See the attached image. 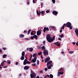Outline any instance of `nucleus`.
Listing matches in <instances>:
<instances>
[{
  "label": "nucleus",
  "mask_w": 78,
  "mask_h": 78,
  "mask_svg": "<svg viewBox=\"0 0 78 78\" xmlns=\"http://www.w3.org/2000/svg\"><path fill=\"white\" fill-rule=\"evenodd\" d=\"M32 66H34V67H35V66H36V65L35 63H34L33 64H32Z\"/></svg>",
  "instance_id": "58836bf2"
},
{
  "label": "nucleus",
  "mask_w": 78,
  "mask_h": 78,
  "mask_svg": "<svg viewBox=\"0 0 78 78\" xmlns=\"http://www.w3.org/2000/svg\"><path fill=\"white\" fill-rule=\"evenodd\" d=\"M7 57V55L6 54H4L3 55L2 57L3 58H5Z\"/></svg>",
  "instance_id": "dca6fc26"
},
{
  "label": "nucleus",
  "mask_w": 78,
  "mask_h": 78,
  "mask_svg": "<svg viewBox=\"0 0 78 78\" xmlns=\"http://www.w3.org/2000/svg\"><path fill=\"white\" fill-rule=\"evenodd\" d=\"M76 44L77 45V46H78V44L77 43H76Z\"/></svg>",
  "instance_id": "0e129e2a"
},
{
  "label": "nucleus",
  "mask_w": 78,
  "mask_h": 78,
  "mask_svg": "<svg viewBox=\"0 0 78 78\" xmlns=\"http://www.w3.org/2000/svg\"><path fill=\"white\" fill-rule=\"evenodd\" d=\"M42 54V52H40L38 54V55L40 56Z\"/></svg>",
  "instance_id": "72a5a7b5"
},
{
  "label": "nucleus",
  "mask_w": 78,
  "mask_h": 78,
  "mask_svg": "<svg viewBox=\"0 0 78 78\" xmlns=\"http://www.w3.org/2000/svg\"><path fill=\"white\" fill-rule=\"evenodd\" d=\"M33 57H36V56H37V54L34 53L33 54Z\"/></svg>",
  "instance_id": "aec40b11"
},
{
  "label": "nucleus",
  "mask_w": 78,
  "mask_h": 78,
  "mask_svg": "<svg viewBox=\"0 0 78 78\" xmlns=\"http://www.w3.org/2000/svg\"><path fill=\"white\" fill-rule=\"evenodd\" d=\"M33 2L34 3H35L36 2V1H35V0H33Z\"/></svg>",
  "instance_id": "49530a36"
},
{
  "label": "nucleus",
  "mask_w": 78,
  "mask_h": 78,
  "mask_svg": "<svg viewBox=\"0 0 78 78\" xmlns=\"http://www.w3.org/2000/svg\"><path fill=\"white\" fill-rule=\"evenodd\" d=\"M37 65H39V61L38 60H37Z\"/></svg>",
  "instance_id": "7c9ffc66"
},
{
  "label": "nucleus",
  "mask_w": 78,
  "mask_h": 78,
  "mask_svg": "<svg viewBox=\"0 0 78 78\" xmlns=\"http://www.w3.org/2000/svg\"><path fill=\"white\" fill-rule=\"evenodd\" d=\"M42 5H43V4L42 3H41V8H42Z\"/></svg>",
  "instance_id": "4d7b16f0"
},
{
  "label": "nucleus",
  "mask_w": 78,
  "mask_h": 78,
  "mask_svg": "<svg viewBox=\"0 0 78 78\" xmlns=\"http://www.w3.org/2000/svg\"><path fill=\"white\" fill-rule=\"evenodd\" d=\"M6 48H3V49L4 50H6Z\"/></svg>",
  "instance_id": "5fc2aeb1"
},
{
  "label": "nucleus",
  "mask_w": 78,
  "mask_h": 78,
  "mask_svg": "<svg viewBox=\"0 0 78 78\" xmlns=\"http://www.w3.org/2000/svg\"><path fill=\"white\" fill-rule=\"evenodd\" d=\"M46 13H48V12H50V11L48 10H47L46 11Z\"/></svg>",
  "instance_id": "ea45409f"
},
{
  "label": "nucleus",
  "mask_w": 78,
  "mask_h": 78,
  "mask_svg": "<svg viewBox=\"0 0 78 78\" xmlns=\"http://www.w3.org/2000/svg\"><path fill=\"white\" fill-rule=\"evenodd\" d=\"M20 37H24V35L23 34H20Z\"/></svg>",
  "instance_id": "6ab92c4d"
},
{
  "label": "nucleus",
  "mask_w": 78,
  "mask_h": 78,
  "mask_svg": "<svg viewBox=\"0 0 78 78\" xmlns=\"http://www.w3.org/2000/svg\"><path fill=\"white\" fill-rule=\"evenodd\" d=\"M19 64V63H18V62H16V65H18Z\"/></svg>",
  "instance_id": "6e6d98bb"
},
{
  "label": "nucleus",
  "mask_w": 78,
  "mask_h": 78,
  "mask_svg": "<svg viewBox=\"0 0 78 78\" xmlns=\"http://www.w3.org/2000/svg\"><path fill=\"white\" fill-rule=\"evenodd\" d=\"M5 65V62H2L1 63V65L2 66H3Z\"/></svg>",
  "instance_id": "a878e982"
},
{
  "label": "nucleus",
  "mask_w": 78,
  "mask_h": 78,
  "mask_svg": "<svg viewBox=\"0 0 78 78\" xmlns=\"http://www.w3.org/2000/svg\"><path fill=\"white\" fill-rule=\"evenodd\" d=\"M62 29H61V30H60V33H62Z\"/></svg>",
  "instance_id": "8fccbe9b"
},
{
  "label": "nucleus",
  "mask_w": 78,
  "mask_h": 78,
  "mask_svg": "<svg viewBox=\"0 0 78 78\" xmlns=\"http://www.w3.org/2000/svg\"><path fill=\"white\" fill-rule=\"evenodd\" d=\"M46 39L47 41L48 42H53V41L55 40V37L54 36L52 37V38H51L50 35L48 34L46 36Z\"/></svg>",
  "instance_id": "f257e3e1"
},
{
  "label": "nucleus",
  "mask_w": 78,
  "mask_h": 78,
  "mask_svg": "<svg viewBox=\"0 0 78 78\" xmlns=\"http://www.w3.org/2000/svg\"><path fill=\"white\" fill-rule=\"evenodd\" d=\"M41 13L42 15V16H43L44 14V11H41Z\"/></svg>",
  "instance_id": "4be33fe9"
},
{
  "label": "nucleus",
  "mask_w": 78,
  "mask_h": 78,
  "mask_svg": "<svg viewBox=\"0 0 78 78\" xmlns=\"http://www.w3.org/2000/svg\"><path fill=\"white\" fill-rule=\"evenodd\" d=\"M75 43H76V42H73L72 44H73V45H75Z\"/></svg>",
  "instance_id": "09e8293b"
},
{
  "label": "nucleus",
  "mask_w": 78,
  "mask_h": 78,
  "mask_svg": "<svg viewBox=\"0 0 78 78\" xmlns=\"http://www.w3.org/2000/svg\"><path fill=\"white\" fill-rule=\"evenodd\" d=\"M45 71H47L48 70V69L47 68H45L44 69Z\"/></svg>",
  "instance_id": "79ce46f5"
},
{
  "label": "nucleus",
  "mask_w": 78,
  "mask_h": 78,
  "mask_svg": "<svg viewBox=\"0 0 78 78\" xmlns=\"http://www.w3.org/2000/svg\"><path fill=\"white\" fill-rule=\"evenodd\" d=\"M29 69H30V67L28 66H25L24 67V70H28Z\"/></svg>",
  "instance_id": "6e6552de"
},
{
  "label": "nucleus",
  "mask_w": 78,
  "mask_h": 78,
  "mask_svg": "<svg viewBox=\"0 0 78 78\" xmlns=\"http://www.w3.org/2000/svg\"><path fill=\"white\" fill-rule=\"evenodd\" d=\"M51 29H54L55 28V27H51Z\"/></svg>",
  "instance_id": "3c124183"
},
{
  "label": "nucleus",
  "mask_w": 78,
  "mask_h": 78,
  "mask_svg": "<svg viewBox=\"0 0 78 78\" xmlns=\"http://www.w3.org/2000/svg\"><path fill=\"white\" fill-rule=\"evenodd\" d=\"M58 40H59V41H61V38H58Z\"/></svg>",
  "instance_id": "bf43d9fd"
},
{
  "label": "nucleus",
  "mask_w": 78,
  "mask_h": 78,
  "mask_svg": "<svg viewBox=\"0 0 78 78\" xmlns=\"http://www.w3.org/2000/svg\"><path fill=\"white\" fill-rule=\"evenodd\" d=\"M7 62L8 64H11V61H10V60H9V61H7Z\"/></svg>",
  "instance_id": "f704fd0d"
},
{
  "label": "nucleus",
  "mask_w": 78,
  "mask_h": 78,
  "mask_svg": "<svg viewBox=\"0 0 78 78\" xmlns=\"http://www.w3.org/2000/svg\"><path fill=\"white\" fill-rule=\"evenodd\" d=\"M43 53L44 56H46V55H48V51H47V49H45L44 50Z\"/></svg>",
  "instance_id": "f03ea898"
},
{
  "label": "nucleus",
  "mask_w": 78,
  "mask_h": 78,
  "mask_svg": "<svg viewBox=\"0 0 78 78\" xmlns=\"http://www.w3.org/2000/svg\"><path fill=\"white\" fill-rule=\"evenodd\" d=\"M33 37L34 38L36 39H37V36L36 35H35L33 36Z\"/></svg>",
  "instance_id": "4468645a"
},
{
  "label": "nucleus",
  "mask_w": 78,
  "mask_h": 78,
  "mask_svg": "<svg viewBox=\"0 0 78 78\" xmlns=\"http://www.w3.org/2000/svg\"><path fill=\"white\" fill-rule=\"evenodd\" d=\"M24 33H27V31L26 30H24Z\"/></svg>",
  "instance_id": "de8ad7c7"
},
{
  "label": "nucleus",
  "mask_w": 78,
  "mask_h": 78,
  "mask_svg": "<svg viewBox=\"0 0 78 78\" xmlns=\"http://www.w3.org/2000/svg\"><path fill=\"white\" fill-rule=\"evenodd\" d=\"M30 38H31V39H32V40H33V39H34V37H33H33L31 36Z\"/></svg>",
  "instance_id": "a19ab883"
},
{
  "label": "nucleus",
  "mask_w": 78,
  "mask_h": 78,
  "mask_svg": "<svg viewBox=\"0 0 78 78\" xmlns=\"http://www.w3.org/2000/svg\"><path fill=\"white\" fill-rule=\"evenodd\" d=\"M59 37L61 38H62V37H64V35H63V34H61V35L59 36Z\"/></svg>",
  "instance_id": "c756f323"
},
{
  "label": "nucleus",
  "mask_w": 78,
  "mask_h": 78,
  "mask_svg": "<svg viewBox=\"0 0 78 78\" xmlns=\"http://www.w3.org/2000/svg\"><path fill=\"white\" fill-rule=\"evenodd\" d=\"M34 60H35L36 61V59H37V57H34Z\"/></svg>",
  "instance_id": "4c0bfd02"
},
{
  "label": "nucleus",
  "mask_w": 78,
  "mask_h": 78,
  "mask_svg": "<svg viewBox=\"0 0 78 78\" xmlns=\"http://www.w3.org/2000/svg\"><path fill=\"white\" fill-rule=\"evenodd\" d=\"M33 48H29V51H33Z\"/></svg>",
  "instance_id": "2eb2a0df"
},
{
  "label": "nucleus",
  "mask_w": 78,
  "mask_h": 78,
  "mask_svg": "<svg viewBox=\"0 0 78 78\" xmlns=\"http://www.w3.org/2000/svg\"><path fill=\"white\" fill-rule=\"evenodd\" d=\"M61 53H62V55H64V51L61 52Z\"/></svg>",
  "instance_id": "603ef678"
},
{
  "label": "nucleus",
  "mask_w": 78,
  "mask_h": 78,
  "mask_svg": "<svg viewBox=\"0 0 78 78\" xmlns=\"http://www.w3.org/2000/svg\"><path fill=\"white\" fill-rule=\"evenodd\" d=\"M41 32L39 30H38L37 32V36H39L40 35H41Z\"/></svg>",
  "instance_id": "9d476101"
},
{
  "label": "nucleus",
  "mask_w": 78,
  "mask_h": 78,
  "mask_svg": "<svg viewBox=\"0 0 78 78\" xmlns=\"http://www.w3.org/2000/svg\"><path fill=\"white\" fill-rule=\"evenodd\" d=\"M22 56H25V52L24 51H23L22 52Z\"/></svg>",
  "instance_id": "412c9836"
},
{
  "label": "nucleus",
  "mask_w": 78,
  "mask_h": 78,
  "mask_svg": "<svg viewBox=\"0 0 78 78\" xmlns=\"http://www.w3.org/2000/svg\"><path fill=\"white\" fill-rule=\"evenodd\" d=\"M46 30H47V31H49V29H48V27H44L43 29V32H44V33H45V31H46Z\"/></svg>",
  "instance_id": "423d86ee"
},
{
  "label": "nucleus",
  "mask_w": 78,
  "mask_h": 78,
  "mask_svg": "<svg viewBox=\"0 0 78 78\" xmlns=\"http://www.w3.org/2000/svg\"><path fill=\"white\" fill-rule=\"evenodd\" d=\"M0 52L1 53H2V50H1V49H0Z\"/></svg>",
  "instance_id": "e2e57ef3"
},
{
  "label": "nucleus",
  "mask_w": 78,
  "mask_h": 78,
  "mask_svg": "<svg viewBox=\"0 0 78 78\" xmlns=\"http://www.w3.org/2000/svg\"><path fill=\"white\" fill-rule=\"evenodd\" d=\"M25 58V57L24 56H21V58H20V59L21 60H23Z\"/></svg>",
  "instance_id": "a211bd4d"
},
{
  "label": "nucleus",
  "mask_w": 78,
  "mask_h": 78,
  "mask_svg": "<svg viewBox=\"0 0 78 78\" xmlns=\"http://www.w3.org/2000/svg\"><path fill=\"white\" fill-rule=\"evenodd\" d=\"M47 67H48V69H51V66H50V65H49V66H47Z\"/></svg>",
  "instance_id": "5701e85b"
},
{
  "label": "nucleus",
  "mask_w": 78,
  "mask_h": 78,
  "mask_svg": "<svg viewBox=\"0 0 78 78\" xmlns=\"http://www.w3.org/2000/svg\"><path fill=\"white\" fill-rule=\"evenodd\" d=\"M37 13L38 16H40V14H41V11H37Z\"/></svg>",
  "instance_id": "ddd939ff"
},
{
  "label": "nucleus",
  "mask_w": 78,
  "mask_h": 78,
  "mask_svg": "<svg viewBox=\"0 0 78 78\" xmlns=\"http://www.w3.org/2000/svg\"><path fill=\"white\" fill-rule=\"evenodd\" d=\"M47 76H48V77H49V78H50V76H49V75H46V76H44V78H48Z\"/></svg>",
  "instance_id": "bb28decb"
},
{
  "label": "nucleus",
  "mask_w": 78,
  "mask_h": 78,
  "mask_svg": "<svg viewBox=\"0 0 78 78\" xmlns=\"http://www.w3.org/2000/svg\"><path fill=\"white\" fill-rule=\"evenodd\" d=\"M27 64H30V62L29 61H27Z\"/></svg>",
  "instance_id": "37998d69"
},
{
  "label": "nucleus",
  "mask_w": 78,
  "mask_h": 78,
  "mask_svg": "<svg viewBox=\"0 0 78 78\" xmlns=\"http://www.w3.org/2000/svg\"><path fill=\"white\" fill-rule=\"evenodd\" d=\"M43 43L44 45H45V41H43Z\"/></svg>",
  "instance_id": "a18cd8bd"
},
{
  "label": "nucleus",
  "mask_w": 78,
  "mask_h": 78,
  "mask_svg": "<svg viewBox=\"0 0 78 78\" xmlns=\"http://www.w3.org/2000/svg\"><path fill=\"white\" fill-rule=\"evenodd\" d=\"M27 5H29V4H30V2H27Z\"/></svg>",
  "instance_id": "052dcab7"
},
{
  "label": "nucleus",
  "mask_w": 78,
  "mask_h": 78,
  "mask_svg": "<svg viewBox=\"0 0 78 78\" xmlns=\"http://www.w3.org/2000/svg\"><path fill=\"white\" fill-rule=\"evenodd\" d=\"M32 59V58L30 57V58L29 59L30 61H31V60Z\"/></svg>",
  "instance_id": "69168bd1"
},
{
  "label": "nucleus",
  "mask_w": 78,
  "mask_h": 78,
  "mask_svg": "<svg viewBox=\"0 0 78 78\" xmlns=\"http://www.w3.org/2000/svg\"><path fill=\"white\" fill-rule=\"evenodd\" d=\"M69 53L70 54H72L73 53V51H69Z\"/></svg>",
  "instance_id": "c85d7f7f"
},
{
  "label": "nucleus",
  "mask_w": 78,
  "mask_h": 78,
  "mask_svg": "<svg viewBox=\"0 0 78 78\" xmlns=\"http://www.w3.org/2000/svg\"><path fill=\"white\" fill-rule=\"evenodd\" d=\"M46 48L45 47V46H43L41 47V50H44V49H45Z\"/></svg>",
  "instance_id": "b1692460"
},
{
  "label": "nucleus",
  "mask_w": 78,
  "mask_h": 78,
  "mask_svg": "<svg viewBox=\"0 0 78 78\" xmlns=\"http://www.w3.org/2000/svg\"><path fill=\"white\" fill-rule=\"evenodd\" d=\"M65 26H66V23H65L64 25H63V26H62V28H61V29H62H62H64V27H65Z\"/></svg>",
  "instance_id": "393cba45"
},
{
  "label": "nucleus",
  "mask_w": 78,
  "mask_h": 78,
  "mask_svg": "<svg viewBox=\"0 0 78 78\" xmlns=\"http://www.w3.org/2000/svg\"><path fill=\"white\" fill-rule=\"evenodd\" d=\"M66 27L67 28H70V27L71 26V23L70 22H67L66 24Z\"/></svg>",
  "instance_id": "7ed1b4c3"
},
{
  "label": "nucleus",
  "mask_w": 78,
  "mask_h": 78,
  "mask_svg": "<svg viewBox=\"0 0 78 78\" xmlns=\"http://www.w3.org/2000/svg\"><path fill=\"white\" fill-rule=\"evenodd\" d=\"M56 45L58 46V47H60V43H58V44H56Z\"/></svg>",
  "instance_id": "c9c22d12"
},
{
  "label": "nucleus",
  "mask_w": 78,
  "mask_h": 78,
  "mask_svg": "<svg viewBox=\"0 0 78 78\" xmlns=\"http://www.w3.org/2000/svg\"><path fill=\"white\" fill-rule=\"evenodd\" d=\"M52 2L53 3H55V0H52Z\"/></svg>",
  "instance_id": "e433bc0d"
},
{
  "label": "nucleus",
  "mask_w": 78,
  "mask_h": 78,
  "mask_svg": "<svg viewBox=\"0 0 78 78\" xmlns=\"http://www.w3.org/2000/svg\"><path fill=\"white\" fill-rule=\"evenodd\" d=\"M28 60L27 59H24L23 62V65H27V62Z\"/></svg>",
  "instance_id": "1a4fd4ad"
},
{
  "label": "nucleus",
  "mask_w": 78,
  "mask_h": 78,
  "mask_svg": "<svg viewBox=\"0 0 78 78\" xmlns=\"http://www.w3.org/2000/svg\"><path fill=\"white\" fill-rule=\"evenodd\" d=\"M58 73L59 74H60V75H63V74H64V73H63V72H58Z\"/></svg>",
  "instance_id": "2f4dec72"
},
{
  "label": "nucleus",
  "mask_w": 78,
  "mask_h": 78,
  "mask_svg": "<svg viewBox=\"0 0 78 78\" xmlns=\"http://www.w3.org/2000/svg\"><path fill=\"white\" fill-rule=\"evenodd\" d=\"M60 72H62L64 70V69L62 68H61L60 69H59Z\"/></svg>",
  "instance_id": "f3484780"
},
{
  "label": "nucleus",
  "mask_w": 78,
  "mask_h": 78,
  "mask_svg": "<svg viewBox=\"0 0 78 78\" xmlns=\"http://www.w3.org/2000/svg\"><path fill=\"white\" fill-rule=\"evenodd\" d=\"M32 57H33V55H32V54H31L30 55V58H32Z\"/></svg>",
  "instance_id": "680f3d73"
},
{
  "label": "nucleus",
  "mask_w": 78,
  "mask_h": 78,
  "mask_svg": "<svg viewBox=\"0 0 78 78\" xmlns=\"http://www.w3.org/2000/svg\"><path fill=\"white\" fill-rule=\"evenodd\" d=\"M3 67L4 68H6V67H7V66H4Z\"/></svg>",
  "instance_id": "774afa93"
},
{
  "label": "nucleus",
  "mask_w": 78,
  "mask_h": 78,
  "mask_svg": "<svg viewBox=\"0 0 78 78\" xmlns=\"http://www.w3.org/2000/svg\"><path fill=\"white\" fill-rule=\"evenodd\" d=\"M41 59H43V57H42V55H41Z\"/></svg>",
  "instance_id": "864d4df0"
},
{
  "label": "nucleus",
  "mask_w": 78,
  "mask_h": 78,
  "mask_svg": "<svg viewBox=\"0 0 78 78\" xmlns=\"http://www.w3.org/2000/svg\"><path fill=\"white\" fill-rule=\"evenodd\" d=\"M69 28L71 30H72V26H70L69 27Z\"/></svg>",
  "instance_id": "c03bdc74"
},
{
  "label": "nucleus",
  "mask_w": 78,
  "mask_h": 78,
  "mask_svg": "<svg viewBox=\"0 0 78 78\" xmlns=\"http://www.w3.org/2000/svg\"><path fill=\"white\" fill-rule=\"evenodd\" d=\"M32 62H33L34 63V62H36V60H34V59H33L32 60Z\"/></svg>",
  "instance_id": "cd10ccee"
},
{
  "label": "nucleus",
  "mask_w": 78,
  "mask_h": 78,
  "mask_svg": "<svg viewBox=\"0 0 78 78\" xmlns=\"http://www.w3.org/2000/svg\"><path fill=\"white\" fill-rule=\"evenodd\" d=\"M36 78H39V76H37Z\"/></svg>",
  "instance_id": "338daca9"
},
{
  "label": "nucleus",
  "mask_w": 78,
  "mask_h": 78,
  "mask_svg": "<svg viewBox=\"0 0 78 78\" xmlns=\"http://www.w3.org/2000/svg\"><path fill=\"white\" fill-rule=\"evenodd\" d=\"M75 30V33H76V36H78V29H76Z\"/></svg>",
  "instance_id": "9b49d317"
},
{
  "label": "nucleus",
  "mask_w": 78,
  "mask_h": 78,
  "mask_svg": "<svg viewBox=\"0 0 78 78\" xmlns=\"http://www.w3.org/2000/svg\"><path fill=\"white\" fill-rule=\"evenodd\" d=\"M52 13L54 15H55V16H56V15L58 14V12L57 11L54 10L52 12Z\"/></svg>",
  "instance_id": "39448f33"
},
{
  "label": "nucleus",
  "mask_w": 78,
  "mask_h": 78,
  "mask_svg": "<svg viewBox=\"0 0 78 78\" xmlns=\"http://www.w3.org/2000/svg\"><path fill=\"white\" fill-rule=\"evenodd\" d=\"M52 63V61H49L48 62L46 66H48L49 64H51Z\"/></svg>",
  "instance_id": "f8f14e48"
},
{
  "label": "nucleus",
  "mask_w": 78,
  "mask_h": 78,
  "mask_svg": "<svg viewBox=\"0 0 78 78\" xmlns=\"http://www.w3.org/2000/svg\"><path fill=\"white\" fill-rule=\"evenodd\" d=\"M50 57H48L46 58V59H45L44 62L45 63L46 62H47L48 61H50Z\"/></svg>",
  "instance_id": "20e7f679"
},
{
  "label": "nucleus",
  "mask_w": 78,
  "mask_h": 78,
  "mask_svg": "<svg viewBox=\"0 0 78 78\" xmlns=\"http://www.w3.org/2000/svg\"><path fill=\"white\" fill-rule=\"evenodd\" d=\"M36 33V31H32V32L30 34L31 36H33V35H34Z\"/></svg>",
  "instance_id": "0eeeda50"
},
{
  "label": "nucleus",
  "mask_w": 78,
  "mask_h": 78,
  "mask_svg": "<svg viewBox=\"0 0 78 78\" xmlns=\"http://www.w3.org/2000/svg\"><path fill=\"white\" fill-rule=\"evenodd\" d=\"M30 32H31V30L30 29L28 31V34H30Z\"/></svg>",
  "instance_id": "473e14b6"
},
{
  "label": "nucleus",
  "mask_w": 78,
  "mask_h": 78,
  "mask_svg": "<svg viewBox=\"0 0 78 78\" xmlns=\"http://www.w3.org/2000/svg\"><path fill=\"white\" fill-rule=\"evenodd\" d=\"M55 44H58V41L57 42L54 43Z\"/></svg>",
  "instance_id": "13d9d810"
}]
</instances>
